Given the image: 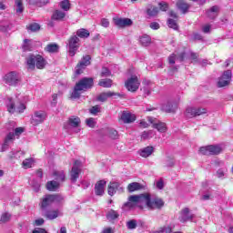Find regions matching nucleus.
<instances>
[{"label":"nucleus","mask_w":233,"mask_h":233,"mask_svg":"<svg viewBox=\"0 0 233 233\" xmlns=\"http://www.w3.org/2000/svg\"><path fill=\"white\" fill-rule=\"evenodd\" d=\"M121 121L126 125H129L130 123H134L136 121L137 116L135 114L130 113L128 111H124L120 116Z\"/></svg>","instance_id":"nucleus-20"},{"label":"nucleus","mask_w":233,"mask_h":233,"mask_svg":"<svg viewBox=\"0 0 233 233\" xmlns=\"http://www.w3.org/2000/svg\"><path fill=\"white\" fill-rule=\"evenodd\" d=\"M101 26H103L104 28H108L110 26V21H108V19L106 18H102Z\"/></svg>","instance_id":"nucleus-55"},{"label":"nucleus","mask_w":233,"mask_h":233,"mask_svg":"<svg viewBox=\"0 0 233 233\" xmlns=\"http://www.w3.org/2000/svg\"><path fill=\"white\" fill-rule=\"evenodd\" d=\"M199 152L200 154H203V156H218V154L223 152V145L202 147H200Z\"/></svg>","instance_id":"nucleus-7"},{"label":"nucleus","mask_w":233,"mask_h":233,"mask_svg":"<svg viewBox=\"0 0 233 233\" xmlns=\"http://www.w3.org/2000/svg\"><path fill=\"white\" fill-rule=\"evenodd\" d=\"M26 65L29 70H35V66L43 70L46 66V60L41 55H29L26 57Z\"/></svg>","instance_id":"nucleus-3"},{"label":"nucleus","mask_w":233,"mask_h":233,"mask_svg":"<svg viewBox=\"0 0 233 233\" xmlns=\"http://www.w3.org/2000/svg\"><path fill=\"white\" fill-rule=\"evenodd\" d=\"M159 23L157 22H153L149 25V28H151L152 30H159Z\"/></svg>","instance_id":"nucleus-57"},{"label":"nucleus","mask_w":233,"mask_h":233,"mask_svg":"<svg viewBox=\"0 0 233 233\" xmlns=\"http://www.w3.org/2000/svg\"><path fill=\"white\" fill-rule=\"evenodd\" d=\"M5 106L9 114H23L26 110V105L17 97H7Z\"/></svg>","instance_id":"nucleus-2"},{"label":"nucleus","mask_w":233,"mask_h":233,"mask_svg":"<svg viewBox=\"0 0 233 233\" xmlns=\"http://www.w3.org/2000/svg\"><path fill=\"white\" fill-rule=\"evenodd\" d=\"M203 114H207V109L203 107L191 106L186 109V116L187 117H198V116H203Z\"/></svg>","instance_id":"nucleus-14"},{"label":"nucleus","mask_w":233,"mask_h":233,"mask_svg":"<svg viewBox=\"0 0 233 233\" xmlns=\"http://www.w3.org/2000/svg\"><path fill=\"white\" fill-rule=\"evenodd\" d=\"M46 119V113L45 111H35L31 117V125L37 127Z\"/></svg>","instance_id":"nucleus-15"},{"label":"nucleus","mask_w":233,"mask_h":233,"mask_svg":"<svg viewBox=\"0 0 233 233\" xmlns=\"http://www.w3.org/2000/svg\"><path fill=\"white\" fill-rule=\"evenodd\" d=\"M162 110L167 114L174 113L176 110H177V106L174 104H165L162 106Z\"/></svg>","instance_id":"nucleus-30"},{"label":"nucleus","mask_w":233,"mask_h":233,"mask_svg":"<svg viewBox=\"0 0 233 233\" xmlns=\"http://www.w3.org/2000/svg\"><path fill=\"white\" fill-rule=\"evenodd\" d=\"M20 81L21 76L15 71H11L4 76V83L8 86H17Z\"/></svg>","instance_id":"nucleus-9"},{"label":"nucleus","mask_w":233,"mask_h":233,"mask_svg":"<svg viewBox=\"0 0 233 233\" xmlns=\"http://www.w3.org/2000/svg\"><path fill=\"white\" fill-rule=\"evenodd\" d=\"M143 188V186L137 182L130 183L127 186L128 192H136V190H141Z\"/></svg>","instance_id":"nucleus-34"},{"label":"nucleus","mask_w":233,"mask_h":233,"mask_svg":"<svg viewBox=\"0 0 233 233\" xmlns=\"http://www.w3.org/2000/svg\"><path fill=\"white\" fill-rule=\"evenodd\" d=\"M154 154V147H146L140 149L141 157H150Z\"/></svg>","instance_id":"nucleus-27"},{"label":"nucleus","mask_w":233,"mask_h":233,"mask_svg":"<svg viewBox=\"0 0 233 233\" xmlns=\"http://www.w3.org/2000/svg\"><path fill=\"white\" fill-rule=\"evenodd\" d=\"M99 106H95L90 109V113L93 114V116H96V114H99Z\"/></svg>","instance_id":"nucleus-56"},{"label":"nucleus","mask_w":233,"mask_h":233,"mask_svg":"<svg viewBox=\"0 0 233 233\" xmlns=\"http://www.w3.org/2000/svg\"><path fill=\"white\" fill-rule=\"evenodd\" d=\"M77 37H80V39H88L90 37V31L86 28H81L76 31Z\"/></svg>","instance_id":"nucleus-29"},{"label":"nucleus","mask_w":233,"mask_h":233,"mask_svg":"<svg viewBox=\"0 0 233 233\" xmlns=\"http://www.w3.org/2000/svg\"><path fill=\"white\" fill-rule=\"evenodd\" d=\"M51 105L52 106H56V105H57V94H54L52 96Z\"/></svg>","instance_id":"nucleus-58"},{"label":"nucleus","mask_w":233,"mask_h":233,"mask_svg":"<svg viewBox=\"0 0 233 233\" xmlns=\"http://www.w3.org/2000/svg\"><path fill=\"white\" fill-rule=\"evenodd\" d=\"M63 201H65V198L61 195H46L40 202V208L41 210H46L53 203H63Z\"/></svg>","instance_id":"nucleus-5"},{"label":"nucleus","mask_w":233,"mask_h":233,"mask_svg":"<svg viewBox=\"0 0 233 233\" xmlns=\"http://www.w3.org/2000/svg\"><path fill=\"white\" fill-rule=\"evenodd\" d=\"M86 123L87 127H89V128H94V127H96V121L94 120V118H87L86 120Z\"/></svg>","instance_id":"nucleus-54"},{"label":"nucleus","mask_w":233,"mask_h":233,"mask_svg":"<svg viewBox=\"0 0 233 233\" xmlns=\"http://www.w3.org/2000/svg\"><path fill=\"white\" fill-rule=\"evenodd\" d=\"M177 6L179 10H181L183 14H187L188 9L190 8V5H188V4L185 3L183 0H179L177 3Z\"/></svg>","instance_id":"nucleus-33"},{"label":"nucleus","mask_w":233,"mask_h":233,"mask_svg":"<svg viewBox=\"0 0 233 233\" xmlns=\"http://www.w3.org/2000/svg\"><path fill=\"white\" fill-rule=\"evenodd\" d=\"M29 5H35V6H45L50 0H27Z\"/></svg>","instance_id":"nucleus-39"},{"label":"nucleus","mask_w":233,"mask_h":233,"mask_svg":"<svg viewBox=\"0 0 233 233\" xmlns=\"http://www.w3.org/2000/svg\"><path fill=\"white\" fill-rule=\"evenodd\" d=\"M106 218L110 220L117 219V218H119V213L114 209H110L106 214Z\"/></svg>","instance_id":"nucleus-41"},{"label":"nucleus","mask_w":233,"mask_h":233,"mask_svg":"<svg viewBox=\"0 0 233 233\" xmlns=\"http://www.w3.org/2000/svg\"><path fill=\"white\" fill-rule=\"evenodd\" d=\"M59 50V46L57 44H49L45 47L46 52H49V54H56Z\"/></svg>","instance_id":"nucleus-37"},{"label":"nucleus","mask_w":233,"mask_h":233,"mask_svg":"<svg viewBox=\"0 0 233 233\" xmlns=\"http://www.w3.org/2000/svg\"><path fill=\"white\" fill-rule=\"evenodd\" d=\"M117 190L123 191V187H119V183L117 182H110L107 192L109 196H114Z\"/></svg>","instance_id":"nucleus-25"},{"label":"nucleus","mask_w":233,"mask_h":233,"mask_svg":"<svg viewBox=\"0 0 233 233\" xmlns=\"http://www.w3.org/2000/svg\"><path fill=\"white\" fill-rule=\"evenodd\" d=\"M23 132H25V128L23 127H16L15 129V133H11L14 135V140L15 139V137H19V136H21V134H23Z\"/></svg>","instance_id":"nucleus-48"},{"label":"nucleus","mask_w":233,"mask_h":233,"mask_svg":"<svg viewBox=\"0 0 233 233\" xmlns=\"http://www.w3.org/2000/svg\"><path fill=\"white\" fill-rule=\"evenodd\" d=\"M98 85L103 88H110L112 86V79L110 78L100 79L98 82Z\"/></svg>","instance_id":"nucleus-36"},{"label":"nucleus","mask_w":233,"mask_h":233,"mask_svg":"<svg viewBox=\"0 0 233 233\" xmlns=\"http://www.w3.org/2000/svg\"><path fill=\"white\" fill-rule=\"evenodd\" d=\"M113 23L117 28H127V26H132L133 22L130 18H121V17H114Z\"/></svg>","instance_id":"nucleus-19"},{"label":"nucleus","mask_w":233,"mask_h":233,"mask_svg":"<svg viewBox=\"0 0 233 233\" xmlns=\"http://www.w3.org/2000/svg\"><path fill=\"white\" fill-rule=\"evenodd\" d=\"M144 204L147 205V208L154 210V208H161L165 205V202L161 198H151L150 195L144 194Z\"/></svg>","instance_id":"nucleus-6"},{"label":"nucleus","mask_w":233,"mask_h":233,"mask_svg":"<svg viewBox=\"0 0 233 233\" xmlns=\"http://www.w3.org/2000/svg\"><path fill=\"white\" fill-rule=\"evenodd\" d=\"M114 96H117L116 93H114L112 91H108V92H106V93H102L98 96V101H102V102H105L108 99V97H112Z\"/></svg>","instance_id":"nucleus-32"},{"label":"nucleus","mask_w":233,"mask_h":233,"mask_svg":"<svg viewBox=\"0 0 233 233\" xmlns=\"http://www.w3.org/2000/svg\"><path fill=\"white\" fill-rule=\"evenodd\" d=\"M127 227L129 230H134L137 227V221L136 219H132L127 222Z\"/></svg>","instance_id":"nucleus-45"},{"label":"nucleus","mask_w":233,"mask_h":233,"mask_svg":"<svg viewBox=\"0 0 233 233\" xmlns=\"http://www.w3.org/2000/svg\"><path fill=\"white\" fill-rule=\"evenodd\" d=\"M15 14L16 15H19L25 10V6L23 5V0H15Z\"/></svg>","instance_id":"nucleus-35"},{"label":"nucleus","mask_w":233,"mask_h":233,"mask_svg":"<svg viewBox=\"0 0 233 233\" xmlns=\"http://www.w3.org/2000/svg\"><path fill=\"white\" fill-rule=\"evenodd\" d=\"M59 6L64 12H68L70 10V1L68 0H63L60 2Z\"/></svg>","instance_id":"nucleus-43"},{"label":"nucleus","mask_w":233,"mask_h":233,"mask_svg":"<svg viewBox=\"0 0 233 233\" xmlns=\"http://www.w3.org/2000/svg\"><path fill=\"white\" fill-rule=\"evenodd\" d=\"M192 218H194V215L190 214L188 208H185L181 210L178 219L181 223H187V221H190Z\"/></svg>","instance_id":"nucleus-22"},{"label":"nucleus","mask_w":233,"mask_h":233,"mask_svg":"<svg viewBox=\"0 0 233 233\" xmlns=\"http://www.w3.org/2000/svg\"><path fill=\"white\" fill-rule=\"evenodd\" d=\"M30 43H32V40L25 39L24 44L22 46V48L25 52H28V50H31Z\"/></svg>","instance_id":"nucleus-46"},{"label":"nucleus","mask_w":233,"mask_h":233,"mask_svg":"<svg viewBox=\"0 0 233 233\" xmlns=\"http://www.w3.org/2000/svg\"><path fill=\"white\" fill-rule=\"evenodd\" d=\"M162 232L163 233H172V228H170V226H166L165 228H163Z\"/></svg>","instance_id":"nucleus-63"},{"label":"nucleus","mask_w":233,"mask_h":233,"mask_svg":"<svg viewBox=\"0 0 233 233\" xmlns=\"http://www.w3.org/2000/svg\"><path fill=\"white\" fill-rule=\"evenodd\" d=\"M167 25H168L169 28H173V30H177V28H178L177 23H176V20L169 18L167 20Z\"/></svg>","instance_id":"nucleus-49"},{"label":"nucleus","mask_w":233,"mask_h":233,"mask_svg":"<svg viewBox=\"0 0 233 233\" xmlns=\"http://www.w3.org/2000/svg\"><path fill=\"white\" fill-rule=\"evenodd\" d=\"M139 41L142 46H148L152 43V38L148 35H144L140 36Z\"/></svg>","instance_id":"nucleus-38"},{"label":"nucleus","mask_w":233,"mask_h":233,"mask_svg":"<svg viewBox=\"0 0 233 233\" xmlns=\"http://www.w3.org/2000/svg\"><path fill=\"white\" fill-rule=\"evenodd\" d=\"M79 127H81V118L76 116L69 117L67 123L64 125L65 130H70V128H79Z\"/></svg>","instance_id":"nucleus-18"},{"label":"nucleus","mask_w":233,"mask_h":233,"mask_svg":"<svg viewBox=\"0 0 233 233\" xmlns=\"http://www.w3.org/2000/svg\"><path fill=\"white\" fill-rule=\"evenodd\" d=\"M158 6L161 12H167L168 10V4H167L166 2L158 3Z\"/></svg>","instance_id":"nucleus-50"},{"label":"nucleus","mask_w":233,"mask_h":233,"mask_svg":"<svg viewBox=\"0 0 233 233\" xmlns=\"http://www.w3.org/2000/svg\"><path fill=\"white\" fill-rule=\"evenodd\" d=\"M66 16V13L61 11V10H56L52 15V20L53 21H63L65 17Z\"/></svg>","instance_id":"nucleus-26"},{"label":"nucleus","mask_w":233,"mask_h":233,"mask_svg":"<svg viewBox=\"0 0 233 233\" xmlns=\"http://www.w3.org/2000/svg\"><path fill=\"white\" fill-rule=\"evenodd\" d=\"M34 158H25L22 165L24 167V168H32V167H34Z\"/></svg>","instance_id":"nucleus-42"},{"label":"nucleus","mask_w":233,"mask_h":233,"mask_svg":"<svg viewBox=\"0 0 233 233\" xmlns=\"http://www.w3.org/2000/svg\"><path fill=\"white\" fill-rule=\"evenodd\" d=\"M147 14L149 15V17H156V15L159 14V9L152 5H149L147 9Z\"/></svg>","instance_id":"nucleus-31"},{"label":"nucleus","mask_w":233,"mask_h":233,"mask_svg":"<svg viewBox=\"0 0 233 233\" xmlns=\"http://www.w3.org/2000/svg\"><path fill=\"white\" fill-rule=\"evenodd\" d=\"M106 185V181L100 180L95 186V193L96 196H103L105 194V187Z\"/></svg>","instance_id":"nucleus-24"},{"label":"nucleus","mask_w":233,"mask_h":233,"mask_svg":"<svg viewBox=\"0 0 233 233\" xmlns=\"http://www.w3.org/2000/svg\"><path fill=\"white\" fill-rule=\"evenodd\" d=\"M53 177L56 180H52L47 182L46 188L51 192H56L57 188H59V183H63L65 181L66 176L65 175V171L63 170H56L53 172Z\"/></svg>","instance_id":"nucleus-4"},{"label":"nucleus","mask_w":233,"mask_h":233,"mask_svg":"<svg viewBox=\"0 0 233 233\" xmlns=\"http://www.w3.org/2000/svg\"><path fill=\"white\" fill-rule=\"evenodd\" d=\"M147 121L152 125L153 128L157 130L160 134H165L167 132V124L165 122H161L160 120H157V118L153 116H148Z\"/></svg>","instance_id":"nucleus-11"},{"label":"nucleus","mask_w":233,"mask_h":233,"mask_svg":"<svg viewBox=\"0 0 233 233\" xmlns=\"http://www.w3.org/2000/svg\"><path fill=\"white\" fill-rule=\"evenodd\" d=\"M14 143V134L9 133L5 140L4 143L0 146V151L6 152V149Z\"/></svg>","instance_id":"nucleus-23"},{"label":"nucleus","mask_w":233,"mask_h":233,"mask_svg":"<svg viewBox=\"0 0 233 233\" xmlns=\"http://www.w3.org/2000/svg\"><path fill=\"white\" fill-rule=\"evenodd\" d=\"M108 137L110 139H117L119 137V135L117 134V131L116 129H109L107 132Z\"/></svg>","instance_id":"nucleus-44"},{"label":"nucleus","mask_w":233,"mask_h":233,"mask_svg":"<svg viewBox=\"0 0 233 233\" xmlns=\"http://www.w3.org/2000/svg\"><path fill=\"white\" fill-rule=\"evenodd\" d=\"M79 37L77 35H72L68 41H67V48L69 52V56L71 57H74L76 54L77 53V50H79V46H81V44L79 43Z\"/></svg>","instance_id":"nucleus-10"},{"label":"nucleus","mask_w":233,"mask_h":233,"mask_svg":"<svg viewBox=\"0 0 233 233\" xmlns=\"http://www.w3.org/2000/svg\"><path fill=\"white\" fill-rule=\"evenodd\" d=\"M168 62L170 65H174V63H176V55H171L169 57H168Z\"/></svg>","instance_id":"nucleus-62"},{"label":"nucleus","mask_w":233,"mask_h":233,"mask_svg":"<svg viewBox=\"0 0 233 233\" xmlns=\"http://www.w3.org/2000/svg\"><path fill=\"white\" fill-rule=\"evenodd\" d=\"M21 156H25V152L23 151H17L15 154H12V155H9V157L12 159L14 157H15V159H19V157H21Z\"/></svg>","instance_id":"nucleus-52"},{"label":"nucleus","mask_w":233,"mask_h":233,"mask_svg":"<svg viewBox=\"0 0 233 233\" xmlns=\"http://www.w3.org/2000/svg\"><path fill=\"white\" fill-rule=\"evenodd\" d=\"M139 203H145L144 194L130 196L128 198V201L124 204L123 210H130V208H134L135 207H137Z\"/></svg>","instance_id":"nucleus-8"},{"label":"nucleus","mask_w":233,"mask_h":233,"mask_svg":"<svg viewBox=\"0 0 233 233\" xmlns=\"http://www.w3.org/2000/svg\"><path fill=\"white\" fill-rule=\"evenodd\" d=\"M94 86V78L92 77H84L78 83L76 84L73 93L71 94V97L73 99H78L81 97L83 92H86L89 88Z\"/></svg>","instance_id":"nucleus-1"},{"label":"nucleus","mask_w":233,"mask_h":233,"mask_svg":"<svg viewBox=\"0 0 233 233\" xmlns=\"http://www.w3.org/2000/svg\"><path fill=\"white\" fill-rule=\"evenodd\" d=\"M175 164L173 158H167L166 162V167H172Z\"/></svg>","instance_id":"nucleus-64"},{"label":"nucleus","mask_w":233,"mask_h":233,"mask_svg":"<svg viewBox=\"0 0 233 233\" xmlns=\"http://www.w3.org/2000/svg\"><path fill=\"white\" fill-rule=\"evenodd\" d=\"M220 10L221 7H219L218 5H213L212 7L207 10L206 15L208 18L214 20L216 19V17H218V15H219Z\"/></svg>","instance_id":"nucleus-21"},{"label":"nucleus","mask_w":233,"mask_h":233,"mask_svg":"<svg viewBox=\"0 0 233 233\" xmlns=\"http://www.w3.org/2000/svg\"><path fill=\"white\" fill-rule=\"evenodd\" d=\"M225 172H226L225 169H218V170L217 171V177H223L225 176Z\"/></svg>","instance_id":"nucleus-61"},{"label":"nucleus","mask_w":233,"mask_h":233,"mask_svg":"<svg viewBox=\"0 0 233 233\" xmlns=\"http://www.w3.org/2000/svg\"><path fill=\"white\" fill-rule=\"evenodd\" d=\"M41 26L39 25V24H31L29 25V30H31V32H37V30H40Z\"/></svg>","instance_id":"nucleus-51"},{"label":"nucleus","mask_w":233,"mask_h":233,"mask_svg":"<svg viewBox=\"0 0 233 233\" xmlns=\"http://www.w3.org/2000/svg\"><path fill=\"white\" fill-rule=\"evenodd\" d=\"M231 81H232V71L227 70L218 78L217 85L218 88H223L225 86H228Z\"/></svg>","instance_id":"nucleus-12"},{"label":"nucleus","mask_w":233,"mask_h":233,"mask_svg":"<svg viewBox=\"0 0 233 233\" xmlns=\"http://www.w3.org/2000/svg\"><path fill=\"white\" fill-rule=\"evenodd\" d=\"M156 136V132L154 130L144 131L141 135V139H150Z\"/></svg>","instance_id":"nucleus-40"},{"label":"nucleus","mask_w":233,"mask_h":233,"mask_svg":"<svg viewBox=\"0 0 233 233\" xmlns=\"http://www.w3.org/2000/svg\"><path fill=\"white\" fill-rule=\"evenodd\" d=\"M90 59H91L90 56L88 55L83 56V58L76 67V71H75L76 76H81V73L83 72V70H85V68H86V66L90 65Z\"/></svg>","instance_id":"nucleus-17"},{"label":"nucleus","mask_w":233,"mask_h":233,"mask_svg":"<svg viewBox=\"0 0 233 233\" xmlns=\"http://www.w3.org/2000/svg\"><path fill=\"white\" fill-rule=\"evenodd\" d=\"M79 174H81V161L76 160L70 171L72 183H76L79 179Z\"/></svg>","instance_id":"nucleus-16"},{"label":"nucleus","mask_w":233,"mask_h":233,"mask_svg":"<svg viewBox=\"0 0 233 233\" xmlns=\"http://www.w3.org/2000/svg\"><path fill=\"white\" fill-rule=\"evenodd\" d=\"M202 32H204V34H209L210 33V25H205L202 27Z\"/></svg>","instance_id":"nucleus-60"},{"label":"nucleus","mask_w":233,"mask_h":233,"mask_svg":"<svg viewBox=\"0 0 233 233\" xmlns=\"http://www.w3.org/2000/svg\"><path fill=\"white\" fill-rule=\"evenodd\" d=\"M59 216H61V213L57 209L46 211L45 214V217L50 220L56 219V218H59Z\"/></svg>","instance_id":"nucleus-28"},{"label":"nucleus","mask_w":233,"mask_h":233,"mask_svg":"<svg viewBox=\"0 0 233 233\" xmlns=\"http://www.w3.org/2000/svg\"><path fill=\"white\" fill-rule=\"evenodd\" d=\"M112 75V73L110 72V70L106 67H103L102 71L100 73V76L101 77H110V76Z\"/></svg>","instance_id":"nucleus-47"},{"label":"nucleus","mask_w":233,"mask_h":233,"mask_svg":"<svg viewBox=\"0 0 233 233\" xmlns=\"http://www.w3.org/2000/svg\"><path fill=\"white\" fill-rule=\"evenodd\" d=\"M139 79L136 76H132L125 82V86L128 92H137L139 89Z\"/></svg>","instance_id":"nucleus-13"},{"label":"nucleus","mask_w":233,"mask_h":233,"mask_svg":"<svg viewBox=\"0 0 233 233\" xmlns=\"http://www.w3.org/2000/svg\"><path fill=\"white\" fill-rule=\"evenodd\" d=\"M165 187V184L163 182V179H160L157 182V188H158L159 190H163Z\"/></svg>","instance_id":"nucleus-59"},{"label":"nucleus","mask_w":233,"mask_h":233,"mask_svg":"<svg viewBox=\"0 0 233 233\" xmlns=\"http://www.w3.org/2000/svg\"><path fill=\"white\" fill-rule=\"evenodd\" d=\"M11 215L9 213H4L1 217L2 223H6V221H10Z\"/></svg>","instance_id":"nucleus-53"}]
</instances>
